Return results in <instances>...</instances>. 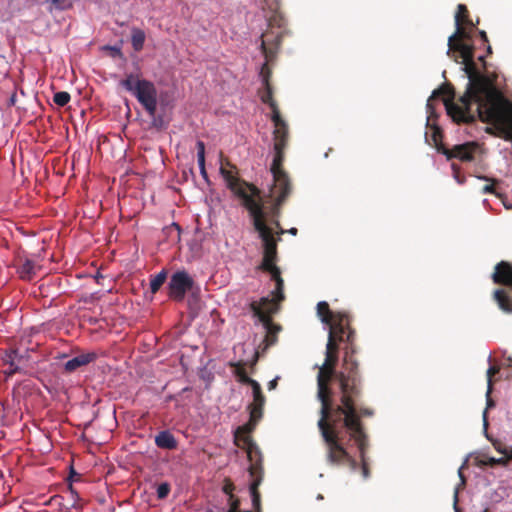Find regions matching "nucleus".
<instances>
[{
  "instance_id": "9",
  "label": "nucleus",
  "mask_w": 512,
  "mask_h": 512,
  "mask_svg": "<svg viewBox=\"0 0 512 512\" xmlns=\"http://www.w3.org/2000/svg\"><path fill=\"white\" fill-rule=\"evenodd\" d=\"M480 152V146L476 142H466L455 145L452 149H445L443 153L448 159L458 158L461 161H470L474 155Z\"/></svg>"
},
{
  "instance_id": "16",
  "label": "nucleus",
  "mask_w": 512,
  "mask_h": 512,
  "mask_svg": "<svg viewBox=\"0 0 512 512\" xmlns=\"http://www.w3.org/2000/svg\"><path fill=\"white\" fill-rule=\"evenodd\" d=\"M267 28L269 29H286L287 21L283 14L278 10H273L270 15H266Z\"/></svg>"
},
{
  "instance_id": "39",
  "label": "nucleus",
  "mask_w": 512,
  "mask_h": 512,
  "mask_svg": "<svg viewBox=\"0 0 512 512\" xmlns=\"http://www.w3.org/2000/svg\"><path fill=\"white\" fill-rule=\"evenodd\" d=\"M361 414H362V415H370V414H371V412L365 409V410H362V411H361Z\"/></svg>"
},
{
  "instance_id": "31",
  "label": "nucleus",
  "mask_w": 512,
  "mask_h": 512,
  "mask_svg": "<svg viewBox=\"0 0 512 512\" xmlns=\"http://www.w3.org/2000/svg\"><path fill=\"white\" fill-rule=\"evenodd\" d=\"M452 169H453V172H454V178H455V180H456L459 184H462V183H463V180L460 178L459 172L457 171L455 164H452Z\"/></svg>"
},
{
  "instance_id": "35",
  "label": "nucleus",
  "mask_w": 512,
  "mask_h": 512,
  "mask_svg": "<svg viewBox=\"0 0 512 512\" xmlns=\"http://www.w3.org/2000/svg\"><path fill=\"white\" fill-rule=\"evenodd\" d=\"M503 205L506 209H512V200H503Z\"/></svg>"
},
{
  "instance_id": "20",
  "label": "nucleus",
  "mask_w": 512,
  "mask_h": 512,
  "mask_svg": "<svg viewBox=\"0 0 512 512\" xmlns=\"http://www.w3.org/2000/svg\"><path fill=\"white\" fill-rule=\"evenodd\" d=\"M261 482V477H256L253 482L251 483L250 485V495H251V499H252V505L255 509H259V506H260V495L257 491V487L259 486Z\"/></svg>"
},
{
  "instance_id": "26",
  "label": "nucleus",
  "mask_w": 512,
  "mask_h": 512,
  "mask_svg": "<svg viewBox=\"0 0 512 512\" xmlns=\"http://www.w3.org/2000/svg\"><path fill=\"white\" fill-rule=\"evenodd\" d=\"M170 492V486L168 483H161L158 487H157V497L159 499H164L168 496Z\"/></svg>"
},
{
  "instance_id": "7",
  "label": "nucleus",
  "mask_w": 512,
  "mask_h": 512,
  "mask_svg": "<svg viewBox=\"0 0 512 512\" xmlns=\"http://www.w3.org/2000/svg\"><path fill=\"white\" fill-rule=\"evenodd\" d=\"M121 86L130 92L137 101L144 107L150 116H154L157 111L158 93L153 82L141 78L140 69L136 72L126 74L121 81Z\"/></svg>"
},
{
  "instance_id": "33",
  "label": "nucleus",
  "mask_w": 512,
  "mask_h": 512,
  "mask_svg": "<svg viewBox=\"0 0 512 512\" xmlns=\"http://www.w3.org/2000/svg\"><path fill=\"white\" fill-rule=\"evenodd\" d=\"M433 139L434 142L437 143V136L439 134V129L437 127H432Z\"/></svg>"
},
{
  "instance_id": "34",
  "label": "nucleus",
  "mask_w": 512,
  "mask_h": 512,
  "mask_svg": "<svg viewBox=\"0 0 512 512\" xmlns=\"http://www.w3.org/2000/svg\"><path fill=\"white\" fill-rule=\"evenodd\" d=\"M492 191H493V185L492 184H486L483 187V192L484 193H489V192H492Z\"/></svg>"
},
{
  "instance_id": "17",
  "label": "nucleus",
  "mask_w": 512,
  "mask_h": 512,
  "mask_svg": "<svg viewBox=\"0 0 512 512\" xmlns=\"http://www.w3.org/2000/svg\"><path fill=\"white\" fill-rule=\"evenodd\" d=\"M498 372V369L494 366H490L487 370V379H488V390H487V408L483 412V421H484V428L487 429V409L493 406V401L490 398V393L492 390V376Z\"/></svg>"
},
{
  "instance_id": "3",
  "label": "nucleus",
  "mask_w": 512,
  "mask_h": 512,
  "mask_svg": "<svg viewBox=\"0 0 512 512\" xmlns=\"http://www.w3.org/2000/svg\"><path fill=\"white\" fill-rule=\"evenodd\" d=\"M279 34H261V49L266 58V63L261 68L263 88L259 91L260 99L271 108V120L274 125V159L271 165V174L273 176V185L270 188V197L276 201L279 206L285 197L290 193V182L287 174L282 170L284 159L283 150L286 146L288 137V127L286 122L280 116L276 103L272 99V91L268 82L269 71L268 62L273 56L276 47L279 45Z\"/></svg>"
},
{
  "instance_id": "23",
  "label": "nucleus",
  "mask_w": 512,
  "mask_h": 512,
  "mask_svg": "<svg viewBox=\"0 0 512 512\" xmlns=\"http://www.w3.org/2000/svg\"><path fill=\"white\" fill-rule=\"evenodd\" d=\"M145 42V34H132V46L135 51H140Z\"/></svg>"
},
{
  "instance_id": "15",
  "label": "nucleus",
  "mask_w": 512,
  "mask_h": 512,
  "mask_svg": "<svg viewBox=\"0 0 512 512\" xmlns=\"http://www.w3.org/2000/svg\"><path fill=\"white\" fill-rule=\"evenodd\" d=\"M155 444L162 449H175L177 441L169 431H161L155 437Z\"/></svg>"
},
{
  "instance_id": "36",
  "label": "nucleus",
  "mask_w": 512,
  "mask_h": 512,
  "mask_svg": "<svg viewBox=\"0 0 512 512\" xmlns=\"http://www.w3.org/2000/svg\"><path fill=\"white\" fill-rule=\"evenodd\" d=\"M170 229H171V230H172V229H174V230L176 231V233H177V238H179V236H180V228H179V226H178V225H176V224H173V225L170 227Z\"/></svg>"
},
{
  "instance_id": "37",
  "label": "nucleus",
  "mask_w": 512,
  "mask_h": 512,
  "mask_svg": "<svg viewBox=\"0 0 512 512\" xmlns=\"http://www.w3.org/2000/svg\"><path fill=\"white\" fill-rule=\"evenodd\" d=\"M257 470H258V468L255 465H252L250 468L251 476H253V477L256 476Z\"/></svg>"
},
{
  "instance_id": "28",
  "label": "nucleus",
  "mask_w": 512,
  "mask_h": 512,
  "mask_svg": "<svg viewBox=\"0 0 512 512\" xmlns=\"http://www.w3.org/2000/svg\"><path fill=\"white\" fill-rule=\"evenodd\" d=\"M17 356V352L16 351H13L11 354H9L7 357L9 359V362H10V368H9V371H7V374L8 375H11L13 373H15L17 371V367L15 366V358Z\"/></svg>"
},
{
  "instance_id": "19",
  "label": "nucleus",
  "mask_w": 512,
  "mask_h": 512,
  "mask_svg": "<svg viewBox=\"0 0 512 512\" xmlns=\"http://www.w3.org/2000/svg\"><path fill=\"white\" fill-rule=\"evenodd\" d=\"M167 278V273L165 270L160 271L158 274L152 276L150 280V290L152 293H156L161 286L164 284Z\"/></svg>"
},
{
  "instance_id": "10",
  "label": "nucleus",
  "mask_w": 512,
  "mask_h": 512,
  "mask_svg": "<svg viewBox=\"0 0 512 512\" xmlns=\"http://www.w3.org/2000/svg\"><path fill=\"white\" fill-rule=\"evenodd\" d=\"M455 30L454 32H466V30H473L479 24V18L474 21L471 18L470 12L465 4H458L455 15Z\"/></svg>"
},
{
  "instance_id": "8",
  "label": "nucleus",
  "mask_w": 512,
  "mask_h": 512,
  "mask_svg": "<svg viewBox=\"0 0 512 512\" xmlns=\"http://www.w3.org/2000/svg\"><path fill=\"white\" fill-rule=\"evenodd\" d=\"M194 284L193 278L184 270L175 272L169 281L168 289L170 298L181 301Z\"/></svg>"
},
{
  "instance_id": "27",
  "label": "nucleus",
  "mask_w": 512,
  "mask_h": 512,
  "mask_svg": "<svg viewBox=\"0 0 512 512\" xmlns=\"http://www.w3.org/2000/svg\"><path fill=\"white\" fill-rule=\"evenodd\" d=\"M70 494H71V498L73 500V503L71 504V508L81 510L82 505L80 504V497H79L78 493L72 489V487H70Z\"/></svg>"
},
{
  "instance_id": "22",
  "label": "nucleus",
  "mask_w": 512,
  "mask_h": 512,
  "mask_svg": "<svg viewBox=\"0 0 512 512\" xmlns=\"http://www.w3.org/2000/svg\"><path fill=\"white\" fill-rule=\"evenodd\" d=\"M71 97H70V94L68 92H65V91H60V92H57L54 94V102L55 104H57L58 106H65L69 103Z\"/></svg>"
},
{
  "instance_id": "12",
  "label": "nucleus",
  "mask_w": 512,
  "mask_h": 512,
  "mask_svg": "<svg viewBox=\"0 0 512 512\" xmlns=\"http://www.w3.org/2000/svg\"><path fill=\"white\" fill-rule=\"evenodd\" d=\"M96 359V354L93 352L80 354L64 364V369L67 372H74L80 367L86 366Z\"/></svg>"
},
{
  "instance_id": "21",
  "label": "nucleus",
  "mask_w": 512,
  "mask_h": 512,
  "mask_svg": "<svg viewBox=\"0 0 512 512\" xmlns=\"http://www.w3.org/2000/svg\"><path fill=\"white\" fill-rule=\"evenodd\" d=\"M467 461L468 460L466 459L464 461V463L462 464V466L458 470V475L460 477V484L455 488V491H454V509L456 512H458L457 503H458L459 489L465 485V477L463 475V469L467 465Z\"/></svg>"
},
{
  "instance_id": "30",
  "label": "nucleus",
  "mask_w": 512,
  "mask_h": 512,
  "mask_svg": "<svg viewBox=\"0 0 512 512\" xmlns=\"http://www.w3.org/2000/svg\"><path fill=\"white\" fill-rule=\"evenodd\" d=\"M510 459H507V457H501V458H494V457H490L488 459V464L491 465V466H494V465H507L508 461Z\"/></svg>"
},
{
  "instance_id": "11",
  "label": "nucleus",
  "mask_w": 512,
  "mask_h": 512,
  "mask_svg": "<svg viewBox=\"0 0 512 512\" xmlns=\"http://www.w3.org/2000/svg\"><path fill=\"white\" fill-rule=\"evenodd\" d=\"M492 277L495 283L512 287V265L507 262H500L496 265Z\"/></svg>"
},
{
  "instance_id": "24",
  "label": "nucleus",
  "mask_w": 512,
  "mask_h": 512,
  "mask_svg": "<svg viewBox=\"0 0 512 512\" xmlns=\"http://www.w3.org/2000/svg\"><path fill=\"white\" fill-rule=\"evenodd\" d=\"M494 448L507 459H512V447H507L501 443H494Z\"/></svg>"
},
{
  "instance_id": "32",
  "label": "nucleus",
  "mask_w": 512,
  "mask_h": 512,
  "mask_svg": "<svg viewBox=\"0 0 512 512\" xmlns=\"http://www.w3.org/2000/svg\"><path fill=\"white\" fill-rule=\"evenodd\" d=\"M278 379H279V377H276V378H274L273 380H271V381L268 383V389H269V390H273V389H275V388H276Z\"/></svg>"
},
{
  "instance_id": "5",
  "label": "nucleus",
  "mask_w": 512,
  "mask_h": 512,
  "mask_svg": "<svg viewBox=\"0 0 512 512\" xmlns=\"http://www.w3.org/2000/svg\"><path fill=\"white\" fill-rule=\"evenodd\" d=\"M268 240V243L262 241L264 256L261 267L271 275V279L275 282V289L272 291V298L263 297L251 304L254 314L267 328L270 325L271 315L278 311L279 302L284 299L283 279L281 278L279 268L274 263L277 247L274 233L268 234Z\"/></svg>"
},
{
  "instance_id": "29",
  "label": "nucleus",
  "mask_w": 512,
  "mask_h": 512,
  "mask_svg": "<svg viewBox=\"0 0 512 512\" xmlns=\"http://www.w3.org/2000/svg\"><path fill=\"white\" fill-rule=\"evenodd\" d=\"M74 0H51V2L59 9H67L72 6Z\"/></svg>"
},
{
  "instance_id": "4",
  "label": "nucleus",
  "mask_w": 512,
  "mask_h": 512,
  "mask_svg": "<svg viewBox=\"0 0 512 512\" xmlns=\"http://www.w3.org/2000/svg\"><path fill=\"white\" fill-rule=\"evenodd\" d=\"M220 173L224 178L227 187L236 195L243 199V204L249 211L255 230L258 232L262 241L268 243V234L274 233V227L278 234L285 231L280 227L277 220H270L268 214L264 211L262 205L258 201V190L245 182L240 181L237 177L236 168L229 163L222 164Z\"/></svg>"
},
{
  "instance_id": "18",
  "label": "nucleus",
  "mask_w": 512,
  "mask_h": 512,
  "mask_svg": "<svg viewBox=\"0 0 512 512\" xmlns=\"http://www.w3.org/2000/svg\"><path fill=\"white\" fill-rule=\"evenodd\" d=\"M197 161L201 175L206 178L207 172L205 169V144L202 141H197Z\"/></svg>"
},
{
  "instance_id": "14",
  "label": "nucleus",
  "mask_w": 512,
  "mask_h": 512,
  "mask_svg": "<svg viewBox=\"0 0 512 512\" xmlns=\"http://www.w3.org/2000/svg\"><path fill=\"white\" fill-rule=\"evenodd\" d=\"M494 300L498 307L505 313H512V296L506 289H497L494 291Z\"/></svg>"
},
{
  "instance_id": "2",
  "label": "nucleus",
  "mask_w": 512,
  "mask_h": 512,
  "mask_svg": "<svg viewBox=\"0 0 512 512\" xmlns=\"http://www.w3.org/2000/svg\"><path fill=\"white\" fill-rule=\"evenodd\" d=\"M480 46L488 45L486 34H451L448 39V55L456 62L463 64V70L468 77L467 89L460 98L459 103L453 101L454 93L448 86L435 90L427 100V125H430L434 113V102L441 99L447 114L455 122H470L477 118L482 122L503 124L506 120V106L504 99L495 88L492 81L480 74L475 66L474 58L484 59V55L475 54Z\"/></svg>"
},
{
  "instance_id": "40",
  "label": "nucleus",
  "mask_w": 512,
  "mask_h": 512,
  "mask_svg": "<svg viewBox=\"0 0 512 512\" xmlns=\"http://www.w3.org/2000/svg\"><path fill=\"white\" fill-rule=\"evenodd\" d=\"M476 32L483 33V32H485V31H484V30H479V29H477V31H476Z\"/></svg>"
},
{
  "instance_id": "38",
  "label": "nucleus",
  "mask_w": 512,
  "mask_h": 512,
  "mask_svg": "<svg viewBox=\"0 0 512 512\" xmlns=\"http://www.w3.org/2000/svg\"><path fill=\"white\" fill-rule=\"evenodd\" d=\"M288 232L292 235H296L297 234V229L296 228H291L288 230Z\"/></svg>"
},
{
  "instance_id": "6",
  "label": "nucleus",
  "mask_w": 512,
  "mask_h": 512,
  "mask_svg": "<svg viewBox=\"0 0 512 512\" xmlns=\"http://www.w3.org/2000/svg\"><path fill=\"white\" fill-rule=\"evenodd\" d=\"M239 382L251 386L253 402L249 405L250 420L248 423L239 426L234 434L237 446L247 450L249 459L252 461L259 454L258 447L252 442L250 433L255 428L257 422L262 418L263 406L265 398L262 394L260 384L251 379L246 373L238 374Z\"/></svg>"
},
{
  "instance_id": "25",
  "label": "nucleus",
  "mask_w": 512,
  "mask_h": 512,
  "mask_svg": "<svg viewBox=\"0 0 512 512\" xmlns=\"http://www.w3.org/2000/svg\"><path fill=\"white\" fill-rule=\"evenodd\" d=\"M103 50L109 51L111 57H113V58H117V57L122 58V56H123V54L121 52V45H113V46L106 45L103 47Z\"/></svg>"
},
{
  "instance_id": "13",
  "label": "nucleus",
  "mask_w": 512,
  "mask_h": 512,
  "mask_svg": "<svg viewBox=\"0 0 512 512\" xmlns=\"http://www.w3.org/2000/svg\"><path fill=\"white\" fill-rule=\"evenodd\" d=\"M37 269L38 266L33 260L25 258L20 260L17 272L21 279L31 280L36 275Z\"/></svg>"
},
{
  "instance_id": "1",
  "label": "nucleus",
  "mask_w": 512,
  "mask_h": 512,
  "mask_svg": "<svg viewBox=\"0 0 512 512\" xmlns=\"http://www.w3.org/2000/svg\"><path fill=\"white\" fill-rule=\"evenodd\" d=\"M317 314L329 330L324 363L316 366L319 369L317 397L321 402L318 427L327 446V458L332 464L355 470L357 461L350 445L353 442L360 453L363 478L367 479L369 471L364 455L366 436L354 402L360 390L352 348H345L343 371L338 374L335 372L338 343L352 344L353 332L349 329V317L346 313L332 312L325 301L317 304Z\"/></svg>"
}]
</instances>
